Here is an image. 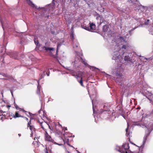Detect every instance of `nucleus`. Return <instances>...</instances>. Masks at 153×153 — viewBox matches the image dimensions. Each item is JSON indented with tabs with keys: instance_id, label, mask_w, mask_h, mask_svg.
I'll use <instances>...</instances> for the list:
<instances>
[{
	"instance_id": "obj_22",
	"label": "nucleus",
	"mask_w": 153,
	"mask_h": 153,
	"mask_svg": "<svg viewBox=\"0 0 153 153\" xmlns=\"http://www.w3.org/2000/svg\"><path fill=\"white\" fill-rule=\"evenodd\" d=\"M137 1V0H128L127 1L129 2L131 1V3H134L135 2H136Z\"/></svg>"
},
{
	"instance_id": "obj_17",
	"label": "nucleus",
	"mask_w": 153,
	"mask_h": 153,
	"mask_svg": "<svg viewBox=\"0 0 153 153\" xmlns=\"http://www.w3.org/2000/svg\"><path fill=\"white\" fill-rule=\"evenodd\" d=\"M78 81L82 86H84V85L83 83V81L82 80V77L80 78V80L79 81V80H78Z\"/></svg>"
},
{
	"instance_id": "obj_32",
	"label": "nucleus",
	"mask_w": 153,
	"mask_h": 153,
	"mask_svg": "<svg viewBox=\"0 0 153 153\" xmlns=\"http://www.w3.org/2000/svg\"><path fill=\"white\" fill-rule=\"evenodd\" d=\"M26 120H28V119L27 117H25Z\"/></svg>"
},
{
	"instance_id": "obj_28",
	"label": "nucleus",
	"mask_w": 153,
	"mask_h": 153,
	"mask_svg": "<svg viewBox=\"0 0 153 153\" xmlns=\"http://www.w3.org/2000/svg\"><path fill=\"white\" fill-rule=\"evenodd\" d=\"M120 39H122L123 40H124V38H123V37H122V36H120Z\"/></svg>"
},
{
	"instance_id": "obj_23",
	"label": "nucleus",
	"mask_w": 153,
	"mask_h": 153,
	"mask_svg": "<svg viewBox=\"0 0 153 153\" xmlns=\"http://www.w3.org/2000/svg\"><path fill=\"white\" fill-rule=\"evenodd\" d=\"M147 137H148L147 135H146L144 137V140H143V144H144V143H145L147 139Z\"/></svg>"
},
{
	"instance_id": "obj_15",
	"label": "nucleus",
	"mask_w": 153,
	"mask_h": 153,
	"mask_svg": "<svg viewBox=\"0 0 153 153\" xmlns=\"http://www.w3.org/2000/svg\"><path fill=\"white\" fill-rule=\"evenodd\" d=\"M58 128H60L61 129L62 128V126L59 123L58 124L56 125L55 126V129L57 131H58L59 130V129H57Z\"/></svg>"
},
{
	"instance_id": "obj_29",
	"label": "nucleus",
	"mask_w": 153,
	"mask_h": 153,
	"mask_svg": "<svg viewBox=\"0 0 153 153\" xmlns=\"http://www.w3.org/2000/svg\"><path fill=\"white\" fill-rule=\"evenodd\" d=\"M128 126L127 127V128L126 129V132L127 134L128 131Z\"/></svg>"
},
{
	"instance_id": "obj_36",
	"label": "nucleus",
	"mask_w": 153,
	"mask_h": 153,
	"mask_svg": "<svg viewBox=\"0 0 153 153\" xmlns=\"http://www.w3.org/2000/svg\"><path fill=\"white\" fill-rule=\"evenodd\" d=\"M3 117H1V120H2V119H3Z\"/></svg>"
},
{
	"instance_id": "obj_19",
	"label": "nucleus",
	"mask_w": 153,
	"mask_h": 153,
	"mask_svg": "<svg viewBox=\"0 0 153 153\" xmlns=\"http://www.w3.org/2000/svg\"><path fill=\"white\" fill-rule=\"evenodd\" d=\"M116 74L117 76H123V75L122 73H119L118 72H116Z\"/></svg>"
},
{
	"instance_id": "obj_39",
	"label": "nucleus",
	"mask_w": 153,
	"mask_h": 153,
	"mask_svg": "<svg viewBox=\"0 0 153 153\" xmlns=\"http://www.w3.org/2000/svg\"><path fill=\"white\" fill-rule=\"evenodd\" d=\"M0 116H1V115H0Z\"/></svg>"
},
{
	"instance_id": "obj_14",
	"label": "nucleus",
	"mask_w": 153,
	"mask_h": 153,
	"mask_svg": "<svg viewBox=\"0 0 153 153\" xmlns=\"http://www.w3.org/2000/svg\"><path fill=\"white\" fill-rule=\"evenodd\" d=\"M3 76H4L5 77L7 78V79H13V77L12 76H9L7 74L3 73L2 74Z\"/></svg>"
},
{
	"instance_id": "obj_27",
	"label": "nucleus",
	"mask_w": 153,
	"mask_h": 153,
	"mask_svg": "<svg viewBox=\"0 0 153 153\" xmlns=\"http://www.w3.org/2000/svg\"><path fill=\"white\" fill-rule=\"evenodd\" d=\"M6 112V111H3L2 110H0V112L1 113H5Z\"/></svg>"
},
{
	"instance_id": "obj_2",
	"label": "nucleus",
	"mask_w": 153,
	"mask_h": 153,
	"mask_svg": "<svg viewBox=\"0 0 153 153\" xmlns=\"http://www.w3.org/2000/svg\"><path fill=\"white\" fill-rule=\"evenodd\" d=\"M89 24V27L84 26L83 28L87 30L91 31H93L96 29V25L94 24L93 23H90Z\"/></svg>"
},
{
	"instance_id": "obj_24",
	"label": "nucleus",
	"mask_w": 153,
	"mask_h": 153,
	"mask_svg": "<svg viewBox=\"0 0 153 153\" xmlns=\"http://www.w3.org/2000/svg\"><path fill=\"white\" fill-rule=\"evenodd\" d=\"M82 59V62L83 64H84L85 65H87L88 64L86 62H85V61L83 60V59H82V58H81Z\"/></svg>"
},
{
	"instance_id": "obj_31",
	"label": "nucleus",
	"mask_w": 153,
	"mask_h": 153,
	"mask_svg": "<svg viewBox=\"0 0 153 153\" xmlns=\"http://www.w3.org/2000/svg\"><path fill=\"white\" fill-rule=\"evenodd\" d=\"M35 43L36 44H38V41H37V42H36V41H35Z\"/></svg>"
},
{
	"instance_id": "obj_21",
	"label": "nucleus",
	"mask_w": 153,
	"mask_h": 153,
	"mask_svg": "<svg viewBox=\"0 0 153 153\" xmlns=\"http://www.w3.org/2000/svg\"><path fill=\"white\" fill-rule=\"evenodd\" d=\"M128 45H123V46L122 47V49H126V48L128 47Z\"/></svg>"
},
{
	"instance_id": "obj_34",
	"label": "nucleus",
	"mask_w": 153,
	"mask_h": 153,
	"mask_svg": "<svg viewBox=\"0 0 153 153\" xmlns=\"http://www.w3.org/2000/svg\"><path fill=\"white\" fill-rule=\"evenodd\" d=\"M71 36H72V38L74 37V36H73V34H72L71 35Z\"/></svg>"
},
{
	"instance_id": "obj_7",
	"label": "nucleus",
	"mask_w": 153,
	"mask_h": 153,
	"mask_svg": "<svg viewBox=\"0 0 153 153\" xmlns=\"http://www.w3.org/2000/svg\"><path fill=\"white\" fill-rule=\"evenodd\" d=\"M110 111L109 106L106 105H104L103 108H101L100 110V111L101 113H102L104 111L107 112L108 113V112H109Z\"/></svg>"
},
{
	"instance_id": "obj_35",
	"label": "nucleus",
	"mask_w": 153,
	"mask_h": 153,
	"mask_svg": "<svg viewBox=\"0 0 153 153\" xmlns=\"http://www.w3.org/2000/svg\"><path fill=\"white\" fill-rule=\"evenodd\" d=\"M149 19H148L147 20V22H149Z\"/></svg>"
},
{
	"instance_id": "obj_26",
	"label": "nucleus",
	"mask_w": 153,
	"mask_h": 153,
	"mask_svg": "<svg viewBox=\"0 0 153 153\" xmlns=\"http://www.w3.org/2000/svg\"><path fill=\"white\" fill-rule=\"evenodd\" d=\"M14 106L15 107V108L17 109H19V107L16 104H14Z\"/></svg>"
},
{
	"instance_id": "obj_30",
	"label": "nucleus",
	"mask_w": 153,
	"mask_h": 153,
	"mask_svg": "<svg viewBox=\"0 0 153 153\" xmlns=\"http://www.w3.org/2000/svg\"><path fill=\"white\" fill-rule=\"evenodd\" d=\"M136 109H140V106L138 107Z\"/></svg>"
},
{
	"instance_id": "obj_18",
	"label": "nucleus",
	"mask_w": 153,
	"mask_h": 153,
	"mask_svg": "<svg viewBox=\"0 0 153 153\" xmlns=\"http://www.w3.org/2000/svg\"><path fill=\"white\" fill-rule=\"evenodd\" d=\"M18 110H19L20 111H22L23 112H27V111H25L23 108H19ZM27 112L28 113V114H29L30 115L31 114V113H30V112Z\"/></svg>"
},
{
	"instance_id": "obj_25",
	"label": "nucleus",
	"mask_w": 153,
	"mask_h": 153,
	"mask_svg": "<svg viewBox=\"0 0 153 153\" xmlns=\"http://www.w3.org/2000/svg\"><path fill=\"white\" fill-rule=\"evenodd\" d=\"M4 106H5V107L7 108L8 110H9V108L11 107V106L9 105H8L5 106V105H4Z\"/></svg>"
},
{
	"instance_id": "obj_4",
	"label": "nucleus",
	"mask_w": 153,
	"mask_h": 153,
	"mask_svg": "<svg viewBox=\"0 0 153 153\" xmlns=\"http://www.w3.org/2000/svg\"><path fill=\"white\" fill-rule=\"evenodd\" d=\"M45 139L46 141L54 143V141L51 137L48 134L47 131H45Z\"/></svg>"
},
{
	"instance_id": "obj_6",
	"label": "nucleus",
	"mask_w": 153,
	"mask_h": 153,
	"mask_svg": "<svg viewBox=\"0 0 153 153\" xmlns=\"http://www.w3.org/2000/svg\"><path fill=\"white\" fill-rule=\"evenodd\" d=\"M42 48L43 50H45L46 51H49L50 54L51 55L53 56L54 55H53L52 51L55 50L54 48H49L46 46H44L42 47Z\"/></svg>"
},
{
	"instance_id": "obj_20",
	"label": "nucleus",
	"mask_w": 153,
	"mask_h": 153,
	"mask_svg": "<svg viewBox=\"0 0 153 153\" xmlns=\"http://www.w3.org/2000/svg\"><path fill=\"white\" fill-rule=\"evenodd\" d=\"M39 153H48V150L46 147L44 152H40Z\"/></svg>"
},
{
	"instance_id": "obj_10",
	"label": "nucleus",
	"mask_w": 153,
	"mask_h": 153,
	"mask_svg": "<svg viewBox=\"0 0 153 153\" xmlns=\"http://www.w3.org/2000/svg\"><path fill=\"white\" fill-rule=\"evenodd\" d=\"M14 118H16L17 117H24V116H22L20 114H19L18 113V111H16L15 112V114H13V115L12 116Z\"/></svg>"
},
{
	"instance_id": "obj_38",
	"label": "nucleus",
	"mask_w": 153,
	"mask_h": 153,
	"mask_svg": "<svg viewBox=\"0 0 153 153\" xmlns=\"http://www.w3.org/2000/svg\"><path fill=\"white\" fill-rule=\"evenodd\" d=\"M11 93L13 95V92H11Z\"/></svg>"
},
{
	"instance_id": "obj_9",
	"label": "nucleus",
	"mask_w": 153,
	"mask_h": 153,
	"mask_svg": "<svg viewBox=\"0 0 153 153\" xmlns=\"http://www.w3.org/2000/svg\"><path fill=\"white\" fill-rule=\"evenodd\" d=\"M10 57L14 59H17V53L16 52L11 53L10 54Z\"/></svg>"
},
{
	"instance_id": "obj_33",
	"label": "nucleus",
	"mask_w": 153,
	"mask_h": 153,
	"mask_svg": "<svg viewBox=\"0 0 153 153\" xmlns=\"http://www.w3.org/2000/svg\"><path fill=\"white\" fill-rule=\"evenodd\" d=\"M140 147L143 148V146H141Z\"/></svg>"
},
{
	"instance_id": "obj_8",
	"label": "nucleus",
	"mask_w": 153,
	"mask_h": 153,
	"mask_svg": "<svg viewBox=\"0 0 153 153\" xmlns=\"http://www.w3.org/2000/svg\"><path fill=\"white\" fill-rule=\"evenodd\" d=\"M97 19L98 20H100V24H101L104 22H105L104 19L102 17V16L100 15H98L97 17Z\"/></svg>"
},
{
	"instance_id": "obj_13",
	"label": "nucleus",
	"mask_w": 153,
	"mask_h": 153,
	"mask_svg": "<svg viewBox=\"0 0 153 153\" xmlns=\"http://www.w3.org/2000/svg\"><path fill=\"white\" fill-rule=\"evenodd\" d=\"M27 2V3L28 4L30 5V6L32 7H34V5L33 4V3L32 2L30 1V0H26Z\"/></svg>"
},
{
	"instance_id": "obj_1",
	"label": "nucleus",
	"mask_w": 153,
	"mask_h": 153,
	"mask_svg": "<svg viewBox=\"0 0 153 153\" xmlns=\"http://www.w3.org/2000/svg\"><path fill=\"white\" fill-rule=\"evenodd\" d=\"M38 122L39 123L41 128L44 129L45 132V131H47V128H48L51 130V127L45 121H42L41 122L40 121H38Z\"/></svg>"
},
{
	"instance_id": "obj_3",
	"label": "nucleus",
	"mask_w": 153,
	"mask_h": 153,
	"mask_svg": "<svg viewBox=\"0 0 153 153\" xmlns=\"http://www.w3.org/2000/svg\"><path fill=\"white\" fill-rule=\"evenodd\" d=\"M122 147L123 148L121 150H120V151L122 153H128L129 147L128 143H125L124 144Z\"/></svg>"
},
{
	"instance_id": "obj_37",
	"label": "nucleus",
	"mask_w": 153,
	"mask_h": 153,
	"mask_svg": "<svg viewBox=\"0 0 153 153\" xmlns=\"http://www.w3.org/2000/svg\"><path fill=\"white\" fill-rule=\"evenodd\" d=\"M18 135H19V136H21V134H18Z\"/></svg>"
},
{
	"instance_id": "obj_5",
	"label": "nucleus",
	"mask_w": 153,
	"mask_h": 153,
	"mask_svg": "<svg viewBox=\"0 0 153 153\" xmlns=\"http://www.w3.org/2000/svg\"><path fill=\"white\" fill-rule=\"evenodd\" d=\"M27 127L29 128L31 130L32 134H33L35 131L36 129L34 126L31 125L30 120L28 122L27 124Z\"/></svg>"
},
{
	"instance_id": "obj_11",
	"label": "nucleus",
	"mask_w": 153,
	"mask_h": 153,
	"mask_svg": "<svg viewBox=\"0 0 153 153\" xmlns=\"http://www.w3.org/2000/svg\"><path fill=\"white\" fill-rule=\"evenodd\" d=\"M61 46V45L60 44H58L57 46V49L56 51V55L53 56V57L54 58H56L58 55V51L59 50V48Z\"/></svg>"
},
{
	"instance_id": "obj_16",
	"label": "nucleus",
	"mask_w": 153,
	"mask_h": 153,
	"mask_svg": "<svg viewBox=\"0 0 153 153\" xmlns=\"http://www.w3.org/2000/svg\"><path fill=\"white\" fill-rule=\"evenodd\" d=\"M124 60L127 61H130V58L129 56H126L124 57Z\"/></svg>"
},
{
	"instance_id": "obj_12",
	"label": "nucleus",
	"mask_w": 153,
	"mask_h": 153,
	"mask_svg": "<svg viewBox=\"0 0 153 153\" xmlns=\"http://www.w3.org/2000/svg\"><path fill=\"white\" fill-rule=\"evenodd\" d=\"M108 27L107 25H105L103 27L102 30L104 32H106L108 31Z\"/></svg>"
}]
</instances>
